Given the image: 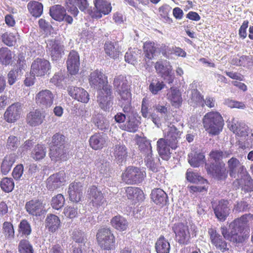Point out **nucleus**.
Wrapping results in <instances>:
<instances>
[{
  "mask_svg": "<svg viewBox=\"0 0 253 253\" xmlns=\"http://www.w3.org/2000/svg\"><path fill=\"white\" fill-rule=\"evenodd\" d=\"M204 127L206 130L211 135H217L222 130L224 125L223 120L217 112H211L204 117Z\"/></svg>",
  "mask_w": 253,
  "mask_h": 253,
  "instance_id": "nucleus-1",
  "label": "nucleus"
},
{
  "mask_svg": "<svg viewBox=\"0 0 253 253\" xmlns=\"http://www.w3.org/2000/svg\"><path fill=\"white\" fill-rule=\"evenodd\" d=\"M114 86L121 100L126 103L124 106L130 107L131 94L130 85L126 77L122 75L116 77L114 80Z\"/></svg>",
  "mask_w": 253,
  "mask_h": 253,
  "instance_id": "nucleus-2",
  "label": "nucleus"
},
{
  "mask_svg": "<svg viewBox=\"0 0 253 253\" xmlns=\"http://www.w3.org/2000/svg\"><path fill=\"white\" fill-rule=\"evenodd\" d=\"M96 239L102 250L110 251L115 249V236L110 228H100L97 233Z\"/></svg>",
  "mask_w": 253,
  "mask_h": 253,
  "instance_id": "nucleus-3",
  "label": "nucleus"
},
{
  "mask_svg": "<svg viewBox=\"0 0 253 253\" xmlns=\"http://www.w3.org/2000/svg\"><path fill=\"white\" fill-rule=\"evenodd\" d=\"M146 176L145 171L137 167H129L122 174V179L128 184H138L142 182Z\"/></svg>",
  "mask_w": 253,
  "mask_h": 253,
  "instance_id": "nucleus-4",
  "label": "nucleus"
},
{
  "mask_svg": "<svg viewBox=\"0 0 253 253\" xmlns=\"http://www.w3.org/2000/svg\"><path fill=\"white\" fill-rule=\"evenodd\" d=\"M224 166L221 159H211L210 163L205 162V167L208 172L218 180L223 179L227 176Z\"/></svg>",
  "mask_w": 253,
  "mask_h": 253,
  "instance_id": "nucleus-5",
  "label": "nucleus"
},
{
  "mask_svg": "<svg viewBox=\"0 0 253 253\" xmlns=\"http://www.w3.org/2000/svg\"><path fill=\"white\" fill-rule=\"evenodd\" d=\"M155 68L157 73L164 78L169 84L173 83L175 77L169 61L167 60H159L156 62Z\"/></svg>",
  "mask_w": 253,
  "mask_h": 253,
  "instance_id": "nucleus-6",
  "label": "nucleus"
},
{
  "mask_svg": "<svg viewBox=\"0 0 253 253\" xmlns=\"http://www.w3.org/2000/svg\"><path fill=\"white\" fill-rule=\"evenodd\" d=\"M88 81L91 87L99 91L111 87L108 84L107 77L98 70L90 73Z\"/></svg>",
  "mask_w": 253,
  "mask_h": 253,
  "instance_id": "nucleus-7",
  "label": "nucleus"
},
{
  "mask_svg": "<svg viewBox=\"0 0 253 253\" xmlns=\"http://www.w3.org/2000/svg\"><path fill=\"white\" fill-rule=\"evenodd\" d=\"M172 230L175 235V240L180 245H187L191 238L189 228L183 223H175Z\"/></svg>",
  "mask_w": 253,
  "mask_h": 253,
  "instance_id": "nucleus-8",
  "label": "nucleus"
},
{
  "mask_svg": "<svg viewBox=\"0 0 253 253\" xmlns=\"http://www.w3.org/2000/svg\"><path fill=\"white\" fill-rule=\"evenodd\" d=\"M181 133L182 131L179 130L173 123H170L165 129V138L171 149H175L177 147Z\"/></svg>",
  "mask_w": 253,
  "mask_h": 253,
  "instance_id": "nucleus-9",
  "label": "nucleus"
},
{
  "mask_svg": "<svg viewBox=\"0 0 253 253\" xmlns=\"http://www.w3.org/2000/svg\"><path fill=\"white\" fill-rule=\"evenodd\" d=\"M65 142V137L60 133H56L52 136L50 147V158H57L62 156L64 154Z\"/></svg>",
  "mask_w": 253,
  "mask_h": 253,
  "instance_id": "nucleus-10",
  "label": "nucleus"
},
{
  "mask_svg": "<svg viewBox=\"0 0 253 253\" xmlns=\"http://www.w3.org/2000/svg\"><path fill=\"white\" fill-rule=\"evenodd\" d=\"M50 68V64L48 61L44 59L37 58L31 65L30 73L37 77L43 76L49 73Z\"/></svg>",
  "mask_w": 253,
  "mask_h": 253,
  "instance_id": "nucleus-11",
  "label": "nucleus"
},
{
  "mask_svg": "<svg viewBox=\"0 0 253 253\" xmlns=\"http://www.w3.org/2000/svg\"><path fill=\"white\" fill-rule=\"evenodd\" d=\"M233 188L235 189L242 188L245 192L253 191V180L247 171L245 173L241 174L233 182Z\"/></svg>",
  "mask_w": 253,
  "mask_h": 253,
  "instance_id": "nucleus-12",
  "label": "nucleus"
},
{
  "mask_svg": "<svg viewBox=\"0 0 253 253\" xmlns=\"http://www.w3.org/2000/svg\"><path fill=\"white\" fill-rule=\"evenodd\" d=\"M54 97L55 95L50 90L42 89L36 94L35 101L39 106L47 108L53 104Z\"/></svg>",
  "mask_w": 253,
  "mask_h": 253,
  "instance_id": "nucleus-13",
  "label": "nucleus"
},
{
  "mask_svg": "<svg viewBox=\"0 0 253 253\" xmlns=\"http://www.w3.org/2000/svg\"><path fill=\"white\" fill-rule=\"evenodd\" d=\"M228 127L237 136L238 141L242 142L246 139L248 136V126L244 123L238 122L235 119H233L229 122Z\"/></svg>",
  "mask_w": 253,
  "mask_h": 253,
  "instance_id": "nucleus-14",
  "label": "nucleus"
},
{
  "mask_svg": "<svg viewBox=\"0 0 253 253\" xmlns=\"http://www.w3.org/2000/svg\"><path fill=\"white\" fill-rule=\"evenodd\" d=\"M22 108V104L19 102L14 103L8 106L3 115L4 120L8 123L16 122L20 117Z\"/></svg>",
  "mask_w": 253,
  "mask_h": 253,
  "instance_id": "nucleus-15",
  "label": "nucleus"
},
{
  "mask_svg": "<svg viewBox=\"0 0 253 253\" xmlns=\"http://www.w3.org/2000/svg\"><path fill=\"white\" fill-rule=\"evenodd\" d=\"M123 111L126 113L128 121L124 126L121 127L123 129L130 132H135L137 131L140 124L139 120L136 119L133 114V109L131 107L124 106Z\"/></svg>",
  "mask_w": 253,
  "mask_h": 253,
  "instance_id": "nucleus-16",
  "label": "nucleus"
},
{
  "mask_svg": "<svg viewBox=\"0 0 253 253\" xmlns=\"http://www.w3.org/2000/svg\"><path fill=\"white\" fill-rule=\"evenodd\" d=\"M97 98L100 107L104 111L108 110L112 105L111 87L99 91Z\"/></svg>",
  "mask_w": 253,
  "mask_h": 253,
  "instance_id": "nucleus-17",
  "label": "nucleus"
},
{
  "mask_svg": "<svg viewBox=\"0 0 253 253\" xmlns=\"http://www.w3.org/2000/svg\"><path fill=\"white\" fill-rule=\"evenodd\" d=\"M65 173L63 171H60L50 175L46 180V187L50 191H54L65 183Z\"/></svg>",
  "mask_w": 253,
  "mask_h": 253,
  "instance_id": "nucleus-18",
  "label": "nucleus"
},
{
  "mask_svg": "<svg viewBox=\"0 0 253 253\" xmlns=\"http://www.w3.org/2000/svg\"><path fill=\"white\" fill-rule=\"evenodd\" d=\"M88 193L93 206L98 208L104 205L106 200L100 187L92 186L88 189Z\"/></svg>",
  "mask_w": 253,
  "mask_h": 253,
  "instance_id": "nucleus-19",
  "label": "nucleus"
},
{
  "mask_svg": "<svg viewBox=\"0 0 253 253\" xmlns=\"http://www.w3.org/2000/svg\"><path fill=\"white\" fill-rule=\"evenodd\" d=\"M94 4V11H91V16L97 18L102 17V14L106 15L109 14L112 10L111 3L106 0H93Z\"/></svg>",
  "mask_w": 253,
  "mask_h": 253,
  "instance_id": "nucleus-20",
  "label": "nucleus"
},
{
  "mask_svg": "<svg viewBox=\"0 0 253 253\" xmlns=\"http://www.w3.org/2000/svg\"><path fill=\"white\" fill-rule=\"evenodd\" d=\"M47 48V51L53 60L60 59L64 54V46L58 41H48Z\"/></svg>",
  "mask_w": 253,
  "mask_h": 253,
  "instance_id": "nucleus-21",
  "label": "nucleus"
},
{
  "mask_svg": "<svg viewBox=\"0 0 253 253\" xmlns=\"http://www.w3.org/2000/svg\"><path fill=\"white\" fill-rule=\"evenodd\" d=\"M66 4L68 11L74 16H77L79 13L76 6H78L81 11L89 12L87 9L88 3L86 0H67Z\"/></svg>",
  "mask_w": 253,
  "mask_h": 253,
  "instance_id": "nucleus-22",
  "label": "nucleus"
},
{
  "mask_svg": "<svg viewBox=\"0 0 253 253\" xmlns=\"http://www.w3.org/2000/svg\"><path fill=\"white\" fill-rule=\"evenodd\" d=\"M66 64L68 71L70 74L76 75L79 72L80 65V57L77 51L75 50L70 51Z\"/></svg>",
  "mask_w": 253,
  "mask_h": 253,
  "instance_id": "nucleus-23",
  "label": "nucleus"
},
{
  "mask_svg": "<svg viewBox=\"0 0 253 253\" xmlns=\"http://www.w3.org/2000/svg\"><path fill=\"white\" fill-rule=\"evenodd\" d=\"M208 232L210 235L211 242L216 249L222 252H225L229 250L226 242L215 230L211 228L209 230Z\"/></svg>",
  "mask_w": 253,
  "mask_h": 253,
  "instance_id": "nucleus-24",
  "label": "nucleus"
},
{
  "mask_svg": "<svg viewBox=\"0 0 253 253\" xmlns=\"http://www.w3.org/2000/svg\"><path fill=\"white\" fill-rule=\"evenodd\" d=\"M214 214L217 219L223 221L229 214L230 209L229 202L227 200H221L213 209Z\"/></svg>",
  "mask_w": 253,
  "mask_h": 253,
  "instance_id": "nucleus-25",
  "label": "nucleus"
},
{
  "mask_svg": "<svg viewBox=\"0 0 253 253\" xmlns=\"http://www.w3.org/2000/svg\"><path fill=\"white\" fill-rule=\"evenodd\" d=\"M141 112L142 116L145 118H151L153 123L157 126L159 127L161 125V119L160 116L157 115L155 112H150L149 111V105L148 99L144 98L142 101Z\"/></svg>",
  "mask_w": 253,
  "mask_h": 253,
  "instance_id": "nucleus-26",
  "label": "nucleus"
},
{
  "mask_svg": "<svg viewBox=\"0 0 253 253\" xmlns=\"http://www.w3.org/2000/svg\"><path fill=\"white\" fill-rule=\"evenodd\" d=\"M68 91L69 95L75 99L86 103L89 99L88 92L84 88L79 87L70 86Z\"/></svg>",
  "mask_w": 253,
  "mask_h": 253,
  "instance_id": "nucleus-27",
  "label": "nucleus"
},
{
  "mask_svg": "<svg viewBox=\"0 0 253 253\" xmlns=\"http://www.w3.org/2000/svg\"><path fill=\"white\" fill-rule=\"evenodd\" d=\"M82 183L74 182L71 183L68 191L70 200L75 203L79 202L82 196Z\"/></svg>",
  "mask_w": 253,
  "mask_h": 253,
  "instance_id": "nucleus-28",
  "label": "nucleus"
},
{
  "mask_svg": "<svg viewBox=\"0 0 253 253\" xmlns=\"http://www.w3.org/2000/svg\"><path fill=\"white\" fill-rule=\"evenodd\" d=\"M244 229L242 224L237 218L230 223L229 230H231V234L235 237L237 244L244 242V238L242 233Z\"/></svg>",
  "mask_w": 253,
  "mask_h": 253,
  "instance_id": "nucleus-29",
  "label": "nucleus"
},
{
  "mask_svg": "<svg viewBox=\"0 0 253 253\" xmlns=\"http://www.w3.org/2000/svg\"><path fill=\"white\" fill-rule=\"evenodd\" d=\"M44 118V114L39 109H36L27 114L26 121L30 126H36L42 124Z\"/></svg>",
  "mask_w": 253,
  "mask_h": 253,
  "instance_id": "nucleus-30",
  "label": "nucleus"
},
{
  "mask_svg": "<svg viewBox=\"0 0 253 253\" xmlns=\"http://www.w3.org/2000/svg\"><path fill=\"white\" fill-rule=\"evenodd\" d=\"M43 206L42 202L39 200H32L27 202L25 209L29 214L33 216L41 215Z\"/></svg>",
  "mask_w": 253,
  "mask_h": 253,
  "instance_id": "nucleus-31",
  "label": "nucleus"
},
{
  "mask_svg": "<svg viewBox=\"0 0 253 253\" xmlns=\"http://www.w3.org/2000/svg\"><path fill=\"white\" fill-rule=\"evenodd\" d=\"M229 175L235 178L241 174L245 173L246 171L245 167L241 165L238 159H229L228 161Z\"/></svg>",
  "mask_w": 253,
  "mask_h": 253,
  "instance_id": "nucleus-32",
  "label": "nucleus"
},
{
  "mask_svg": "<svg viewBox=\"0 0 253 253\" xmlns=\"http://www.w3.org/2000/svg\"><path fill=\"white\" fill-rule=\"evenodd\" d=\"M107 138L106 134L103 133H95L90 137L89 145L94 150L102 149L106 145Z\"/></svg>",
  "mask_w": 253,
  "mask_h": 253,
  "instance_id": "nucleus-33",
  "label": "nucleus"
},
{
  "mask_svg": "<svg viewBox=\"0 0 253 253\" xmlns=\"http://www.w3.org/2000/svg\"><path fill=\"white\" fill-rule=\"evenodd\" d=\"M60 224L59 218L55 214H49L45 218V227L51 232H56L60 227Z\"/></svg>",
  "mask_w": 253,
  "mask_h": 253,
  "instance_id": "nucleus-34",
  "label": "nucleus"
},
{
  "mask_svg": "<svg viewBox=\"0 0 253 253\" xmlns=\"http://www.w3.org/2000/svg\"><path fill=\"white\" fill-rule=\"evenodd\" d=\"M168 98L172 106L176 107L180 106L182 102L181 93L179 89L170 87L167 93Z\"/></svg>",
  "mask_w": 253,
  "mask_h": 253,
  "instance_id": "nucleus-35",
  "label": "nucleus"
},
{
  "mask_svg": "<svg viewBox=\"0 0 253 253\" xmlns=\"http://www.w3.org/2000/svg\"><path fill=\"white\" fill-rule=\"evenodd\" d=\"M151 199L157 205H164L168 200V196L166 192L161 189H154L152 191Z\"/></svg>",
  "mask_w": 253,
  "mask_h": 253,
  "instance_id": "nucleus-36",
  "label": "nucleus"
},
{
  "mask_svg": "<svg viewBox=\"0 0 253 253\" xmlns=\"http://www.w3.org/2000/svg\"><path fill=\"white\" fill-rule=\"evenodd\" d=\"M105 53L110 58L116 59L119 57L120 49L117 43L110 42H106L104 45Z\"/></svg>",
  "mask_w": 253,
  "mask_h": 253,
  "instance_id": "nucleus-37",
  "label": "nucleus"
},
{
  "mask_svg": "<svg viewBox=\"0 0 253 253\" xmlns=\"http://www.w3.org/2000/svg\"><path fill=\"white\" fill-rule=\"evenodd\" d=\"M66 10L61 5H55L50 8L49 13L51 17L58 21L64 20Z\"/></svg>",
  "mask_w": 253,
  "mask_h": 253,
  "instance_id": "nucleus-38",
  "label": "nucleus"
},
{
  "mask_svg": "<svg viewBox=\"0 0 253 253\" xmlns=\"http://www.w3.org/2000/svg\"><path fill=\"white\" fill-rule=\"evenodd\" d=\"M127 197L130 200H142L144 197L143 191L138 187H127L125 188Z\"/></svg>",
  "mask_w": 253,
  "mask_h": 253,
  "instance_id": "nucleus-39",
  "label": "nucleus"
},
{
  "mask_svg": "<svg viewBox=\"0 0 253 253\" xmlns=\"http://www.w3.org/2000/svg\"><path fill=\"white\" fill-rule=\"evenodd\" d=\"M111 224L117 230L122 231L126 230L128 225L126 219L121 215L113 217L111 220Z\"/></svg>",
  "mask_w": 253,
  "mask_h": 253,
  "instance_id": "nucleus-40",
  "label": "nucleus"
},
{
  "mask_svg": "<svg viewBox=\"0 0 253 253\" xmlns=\"http://www.w3.org/2000/svg\"><path fill=\"white\" fill-rule=\"evenodd\" d=\"M155 249L157 253H169L170 244L164 236H161L155 243Z\"/></svg>",
  "mask_w": 253,
  "mask_h": 253,
  "instance_id": "nucleus-41",
  "label": "nucleus"
},
{
  "mask_svg": "<svg viewBox=\"0 0 253 253\" xmlns=\"http://www.w3.org/2000/svg\"><path fill=\"white\" fill-rule=\"evenodd\" d=\"M145 56L148 59H152L159 52L154 42H145L143 45Z\"/></svg>",
  "mask_w": 253,
  "mask_h": 253,
  "instance_id": "nucleus-42",
  "label": "nucleus"
},
{
  "mask_svg": "<svg viewBox=\"0 0 253 253\" xmlns=\"http://www.w3.org/2000/svg\"><path fill=\"white\" fill-rule=\"evenodd\" d=\"M28 8L30 13L36 17H40L43 11L42 4L36 1H31L28 4Z\"/></svg>",
  "mask_w": 253,
  "mask_h": 253,
  "instance_id": "nucleus-43",
  "label": "nucleus"
},
{
  "mask_svg": "<svg viewBox=\"0 0 253 253\" xmlns=\"http://www.w3.org/2000/svg\"><path fill=\"white\" fill-rule=\"evenodd\" d=\"M157 149L161 156H168L170 154V147L165 138H160L157 141Z\"/></svg>",
  "mask_w": 253,
  "mask_h": 253,
  "instance_id": "nucleus-44",
  "label": "nucleus"
},
{
  "mask_svg": "<svg viewBox=\"0 0 253 253\" xmlns=\"http://www.w3.org/2000/svg\"><path fill=\"white\" fill-rule=\"evenodd\" d=\"M19 35L16 32L14 33L5 32L1 35L2 42L6 45L11 46L15 45Z\"/></svg>",
  "mask_w": 253,
  "mask_h": 253,
  "instance_id": "nucleus-45",
  "label": "nucleus"
},
{
  "mask_svg": "<svg viewBox=\"0 0 253 253\" xmlns=\"http://www.w3.org/2000/svg\"><path fill=\"white\" fill-rule=\"evenodd\" d=\"M127 152L124 145H116L110 152L111 157L116 158H124L127 156Z\"/></svg>",
  "mask_w": 253,
  "mask_h": 253,
  "instance_id": "nucleus-46",
  "label": "nucleus"
},
{
  "mask_svg": "<svg viewBox=\"0 0 253 253\" xmlns=\"http://www.w3.org/2000/svg\"><path fill=\"white\" fill-rule=\"evenodd\" d=\"M12 55L11 51L7 47L0 49V62L3 65L9 64L12 61Z\"/></svg>",
  "mask_w": 253,
  "mask_h": 253,
  "instance_id": "nucleus-47",
  "label": "nucleus"
},
{
  "mask_svg": "<svg viewBox=\"0 0 253 253\" xmlns=\"http://www.w3.org/2000/svg\"><path fill=\"white\" fill-rule=\"evenodd\" d=\"M32 232V228L30 224L26 220L21 221L18 225V233L21 237L25 236L27 237Z\"/></svg>",
  "mask_w": 253,
  "mask_h": 253,
  "instance_id": "nucleus-48",
  "label": "nucleus"
},
{
  "mask_svg": "<svg viewBox=\"0 0 253 253\" xmlns=\"http://www.w3.org/2000/svg\"><path fill=\"white\" fill-rule=\"evenodd\" d=\"M93 122L98 129L101 130H105L109 128V122L108 120L101 115L94 118Z\"/></svg>",
  "mask_w": 253,
  "mask_h": 253,
  "instance_id": "nucleus-49",
  "label": "nucleus"
},
{
  "mask_svg": "<svg viewBox=\"0 0 253 253\" xmlns=\"http://www.w3.org/2000/svg\"><path fill=\"white\" fill-rule=\"evenodd\" d=\"M186 179L190 182L194 183H207V180L204 179L197 173H194L189 169L186 172Z\"/></svg>",
  "mask_w": 253,
  "mask_h": 253,
  "instance_id": "nucleus-50",
  "label": "nucleus"
},
{
  "mask_svg": "<svg viewBox=\"0 0 253 253\" xmlns=\"http://www.w3.org/2000/svg\"><path fill=\"white\" fill-rule=\"evenodd\" d=\"M0 187L4 192L9 193L11 192L14 187L13 179L8 177L2 178L0 181Z\"/></svg>",
  "mask_w": 253,
  "mask_h": 253,
  "instance_id": "nucleus-51",
  "label": "nucleus"
},
{
  "mask_svg": "<svg viewBox=\"0 0 253 253\" xmlns=\"http://www.w3.org/2000/svg\"><path fill=\"white\" fill-rule=\"evenodd\" d=\"M163 82H160L158 79L153 80L149 86V89L153 94H157L165 87Z\"/></svg>",
  "mask_w": 253,
  "mask_h": 253,
  "instance_id": "nucleus-52",
  "label": "nucleus"
},
{
  "mask_svg": "<svg viewBox=\"0 0 253 253\" xmlns=\"http://www.w3.org/2000/svg\"><path fill=\"white\" fill-rule=\"evenodd\" d=\"M65 201L64 196L61 194H58L52 198L51 205L53 209L59 210L63 207Z\"/></svg>",
  "mask_w": 253,
  "mask_h": 253,
  "instance_id": "nucleus-53",
  "label": "nucleus"
},
{
  "mask_svg": "<svg viewBox=\"0 0 253 253\" xmlns=\"http://www.w3.org/2000/svg\"><path fill=\"white\" fill-rule=\"evenodd\" d=\"M18 251L20 253H33V249L28 240L23 239L18 244Z\"/></svg>",
  "mask_w": 253,
  "mask_h": 253,
  "instance_id": "nucleus-54",
  "label": "nucleus"
},
{
  "mask_svg": "<svg viewBox=\"0 0 253 253\" xmlns=\"http://www.w3.org/2000/svg\"><path fill=\"white\" fill-rule=\"evenodd\" d=\"M73 239L77 243H84L86 241L84 232L79 230H75L72 233Z\"/></svg>",
  "mask_w": 253,
  "mask_h": 253,
  "instance_id": "nucleus-55",
  "label": "nucleus"
},
{
  "mask_svg": "<svg viewBox=\"0 0 253 253\" xmlns=\"http://www.w3.org/2000/svg\"><path fill=\"white\" fill-rule=\"evenodd\" d=\"M250 209L249 205L245 201H238L234 205L233 211L236 212L246 211Z\"/></svg>",
  "mask_w": 253,
  "mask_h": 253,
  "instance_id": "nucleus-56",
  "label": "nucleus"
},
{
  "mask_svg": "<svg viewBox=\"0 0 253 253\" xmlns=\"http://www.w3.org/2000/svg\"><path fill=\"white\" fill-rule=\"evenodd\" d=\"M20 141L17 137L15 136L11 135L9 136L7 139L6 146L7 149L14 150L18 147Z\"/></svg>",
  "mask_w": 253,
  "mask_h": 253,
  "instance_id": "nucleus-57",
  "label": "nucleus"
},
{
  "mask_svg": "<svg viewBox=\"0 0 253 253\" xmlns=\"http://www.w3.org/2000/svg\"><path fill=\"white\" fill-rule=\"evenodd\" d=\"M3 229L4 234L7 238H13L14 235V231L13 225L11 223L8 222H4L3 224Z\"/></svg>",
  "mask_w": 253,
  "mask_h": 253,
  "instance_id": "nucleus-58",
  "label": "nucleus"
},
{
  "mask_svg": "<svg viewBox=\"0 0 253 253\" xmlns=\"http://www.w3.org/2000/svg\"><path fill=\"white\" fill-rule=\"evenodd\" d=\"M198 186H191L188 187L190 193L194 192H207L208 188L209 183L207 181V183H197Z\"/></svg>",
  "mask_w": 253,
  "mask_h": 253,
  "instance_id": "nucleus-59",
  "label": "nucleus"
},
{
  "mask_svg": "<svg viewBox=\"0 0 253 253\" xmlns=\"http://www.w3.org/2000/svg\"><path fill=\"white\" fill-rule=\"evenodd\" d=\"M232 154L229 151L223 152L221 150L212 151L210 153L211 158H225L231 157Z\"/></svg>",
  "mask_w": 253,
  "mask_h": 253,
  "instance_id": "nucleus-60",
  "label": "nucleus"
},
{
  "mask_svg": "<svg viewBox=\"0 0 253 253\" xmlns=\"http://www.w3.org/2000/svg\"><path fill=\"white\" fill-rule=\"evenodd\" d=\"M147 167L153 171H157L160 165V159H145Z\"/></svg>",
  "mask_w": 253,
  "mask_h": 253,
  "instance_id": "nucleus-61",
  "label": "nucleus"
},
{
  "mask_svg": "<svg viewBox=\"0 0 253 253\" xmlns=\"http://www.w3.org/2000/svg\"><path fill=\"white\" fill-rule=\"evenodd\" d=\"M220 232L224 239L237 244L235 237L231 234V230H228L225 226H222L220 227Z\"/></svg>",
  "mask_w": 253,
  "mask_h": 253,
  "instance_id": "nucleus-62",
  "label": "nucleus"
},
{
  "mask_svg": "<svg viewBox=\"0 0 253 253\" xmlns=\"http://www.w3.org/2000/svg\"><path fill=\"white\" fill-rule=\"evenodd\" d=\"M33 158H44L45 156V151L42 145L36 146L32 152Z\"/></svg>",
  "mask_w": 253,
  "mask_h": 253,
  "instance_id": "nucleus-63",
  "label": "nucleus"
},
{
  "mask_svg": "<svg viewBox=\"0 0 253 253\" xmlns=\"http://www.w3.org/2000/svg\"><path fill=\"white\" fill-rule=\"evenodd\" d=\"M14 163L11 159H3L1 165V171L2 174L6 175L11 169Z\"/></svg>",
  "mask_w": 253,
  "mask_h": 253,
  "instance_id": "nucleus-64",
  "label": "nucleus"
}]
</instances>
